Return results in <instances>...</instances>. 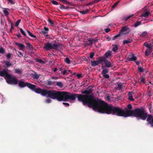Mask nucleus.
<instances>
[{"label":"nucleus","instance_id":"f257e3e1","mask_svg":"<svg viewBox=\"0 0 153 153\" xmlns=\"http://www.w3.org/2000/svg\"><path fill=\"white\" fill-rule=\"evenodd\" d=\"M83 95L78 94L64 91H58L55 90L54 99H56L59 101L66 102L68 100L74 101L77 98L79 102H82L84 105L86 104L89 108H92L93 110H97L101 113L110 114L114 113L117 110V108L114 107L111 104H108L104 101L99 99H96L87 89L83 91Z\"/></svg>","mask_w":153,"mask_h":153},{"label":"nucleus","instance_id":"f03ea898","mask_svg":"<svg viewBox=\"0 0 153 153\" xmlns=\"http://www.w3.org/2000/svg\"><path fill=\"white\" fill-rule=\"evenodd\" d=\"M119 114L120 116H123L125 117H129L133 116L136 117L138 120L141 119L145 120L148 122V124L150 125L151 127H153V116L151 114H148L145 108L143 107L137 108L133 110H127L126 112L121 111Z\"/></svg>","mask_w":153,"mask_h":153},{"label":"nucleus","instance_id":"7ed1b4c3","mask_svg":"<svg viewBox=\"0 0 153 153\" xmlns=\"http://www.w3.org/2000/svg\"><path fill=\"white\" fill-rule=\"evenodd\" d=\"M18 85L21 88H24L27 86L36 93L41 94L43 96H45L48 95V97L52 99H54L55 90L48 91L40 88H36V85L27 82H25L22 81H19Z\"/></svg>","mask_w":153,"mask_h":153},{"label":"nucleus","instance_id":"20e7f679","mask_svg":"<svg viewBox=\"0 0 153 153\" xmlns=\"http://www.w3.org/2000/svg\"><path fill=\"white\" fill-rule=\"evenodd\" d=\"M8 70L7 69H4L3 71H0V76L3 77L5 76L4 79L6 82L9 84L17 85L18 81L16 78L12 77L11 74L8 72Z\"/></svg>","mask_w":153,"mask_h":153},{"label":"nucleus","instance_id":"39448f33","mask_svg":"<svg viewBox=\"0 0 153 153\" xmlns=\"http://www.w3.org/2000/svg\"><path fill=\"white\" fill-rule=\"evenodd\" d=\"M60 43H54L52 44L49 42H47L46 43L44 46V48L46 51L50 50L52 49L55 50H57L59 48H60L62 46Z\"/></svg>","mask_w":153,"mask_h":153},{"label":"nucleus","instance_id":"423d86ee","mask_svg":"<svg viewBox=\"0 0 153 153\" xmlns=\"http://www.w3.org/2000/svg\"><path fill=\"white\" fill-rule=\"evenodd\" d=\"M114 107H116L117 108V111H116L114 113H111L110 114H112V115H116L117 116H119V117H125L123 116H120V114L122 113V111H123L124 112H126V110H131V109H132V107L131 105V104H129L127 105V108H125V110H124L123 109L121 108H120L119 107H116V106H114L112 105Z\"/></svg>","mask_w":153,"mask_h":153},{"label":"nucleus","instance_id":"0eeeda50","mask_svg":"<svg viewBox=\"0 0 153 153\" xmlns=\"http://www.w3.org/2000/svg\"><path fill=\"white\" fill-rule=\"evenodd\" d=\"M102 57H99L97 58V59L94 61H92L91 62V65L93 67H95L99 64L102 62Z\"/></svg>","mask_w":153,"mask_h":153},{"label":"nucleus","instance_id":"6e6552de","mask_svg":"<svg viewBox=\"0 0 153 153\" xmlns=\"http://www.w3.org/2000/svg\"><path fill=\"white\" fill-rule=\"evenodd\" d=\"M102 59L103 60L102 62H104L105 66L106 68H108L111 67L113 66V63L111 62L107 59H105V58L102 57Z\"/></svg>","mask_w":153,"mask_h":153},{"label":"nucleus","instance_id":"1a4fd4ad","mask_svg":"<svg viewBox=\"0 0 153 153\" xmlns=\"http://www.w3.org/2000/svg\"><path fill=\"white\" fill-rule=\"evenodd\" d=\"M127 59L129 61H135L137 59V57L133 53L130 54L128 56Z\"/></svg>","mask_w":153,"mask_h":153},{"label":"nucleus","instance_id":"9d476101","mask_svg":"<svg viewBox=\"0 0 153 153\" xmlns=\"http://www.w3.org/2000/svg\"><path fill=\"white\" fill-rule=\"evenodd\" d=\"M112 52L111 51H108L104 54V56L103 57L105 58V59H107L109 58H111L112 57Z\"/></svg>","mask_w":153,"mask_h":153},{"label":"nucleus","instance_id":"9b49d317","mask_svg":"<svg viewBox=\"0 0 153 153\" xmlns=\"http://www.w3.org/2000/svg\"><path fill=\"white\" fill-rule=\"evenodd\" d=\"M131 31V30L129 27H128L127 26H125L122 27L120 30V31L119 32L120 33H121L127 31V33H130Z\"/></svg>","mask_w":153,"mask_h":153},{"label":"nucleus","instance_id":"f8f14e48","mask_svg":"<svg viewBox=\"0 0 153 153\" xmlns=\"http://www.w3.org/2000/svg\"><path fill=\"white\" fill-rule=\"evenodd\" d=\"M15 44L19 47L20 50H23L25 49V46L23 44L16 42Z\"/></svg>","mask_w":153,"mask_h":153},{"label":"nucleus","instance_id":"ddd939ff","mask_svg":"<svg viewBox=\"0 0 153 153\" xmlns=\"http://www.w3.org/2000/svg\"><path fill=\"white\" fill-rule=\"evenodd\" d=\"M49 29L48 28L44 27V29L43 30H41V33L43 34H48L49 31Z\"/></svg>","mask_w":153,"mask_h":153},{"label":"nucleus","instance_id":"4468645a","mask_svg":"<svg viewBox=\"0 0 153 153\" xmlns=\"http://www.w3.org/2000/svg\"><path fill=\"white\" fill-rule=\"evenodd\" d=\"M46 84L48 85H53L55 84V82L54 81H52L51 79H49L47 81Z\"/></svg>","mask_w":153,"mask_h":153},{"label":"nucleus","instance_id":"2eb2a0df","mask_svg":"<svg viewBox=\"0 0 153 153\" xmlns=\"http://www.w3.org/2000/svg\"><path fill=\"white\" fill-rule=\"evenodd\" d=\"M132 41V39L127 38L126 39L124 40L123 41V45H125V44H128L129 43H131Z\"/></svg>","mask_w":153,"mask_h":153},{"label":"nucleus","instance_id":"dca6fc26","mask_svg":"<svg viewBox=\"0 0 153 153\" xmlns=\"http://www.w3.org/2000/svg\"><path fill=\"white\" fill-rule=\"evenodd\" d=\"M139 82L141 83L145 84L146 82V78L144 76H142L140 77V80Z\"/></svg>","mask_w":153,"mask_h":153},{"label":"nucleus","instance_id":"f3484780","mask_svg":"<svg viewBox=\"0 0 153 153\" xmlns=\"http://www.w3.org/2000/svg\"><path fill=\"white\" fill-rule=\"evenodd\" d=\"M27 46L26 48L30 50H33V47L32 45L29 43V42H28L26 43Z\"/></svg>","mask_w":153,"mask_h":153},{"label":"nucleus","instance_id":"a211bd4d","mask_svg":"<svg viewBox=\"0 0 153 153\" xmlns=\"http://www.w3.org/2000/svg\"><path fill=\"white\" fill-rule=\"evenodd\" d=\"M31 77L35 79H38L39 78V75H38L36 73L32 74Z\"/></svg>","mask_w":153,"mask_h":153},{"label":"nucleus","instance_id":"6ab92c4d","mask_svg":"<svg viewBox=\"0 0 153 153\" xmlns=\"http://www.w3.org/2000/svg\"><path fill=\"white\" fill-rule=\"evenodd\" d=\"M113 47L112 49V51L113 52H116L118 49L117 45V44L112 45Z\"/></svg>","mask_w":153,"mask_h":153},{"label":"nucleus","instance_id":"aec40b11","mask_svg":"<svg viewBox=\"0 0 153 153\" xmlns=\"http://www.w3.org/2000/svg\"><path fill=\"white\" fill-rule=\"evenodd\" d=\"M4 62L5 63V65L7 68L12 66V64L10 63V61H4Z\"/></svg>","mask_w":153,"mask_h":153},{"label":"nucleus","instance_id":"412c9836","mask_svg":"<svg viewBox=\"0 0 153 153\" xmlns=\"http://www.w3.org/2000/svg\"><path fill=\"white\" fill-rule=\"evenodd\" d=\"M109 71V70L108 69L106 68H104L101 72L102 74H107L108 73Z\"/></svg>","mask_w":153,"mask_h":153},{"label":"nucleus","instance_id":"4be33fe9","mask_svg":"<svg viewBox=\"0 0 153 153\" xmlns=\"http://www.w3.org/2000/svg\"><path fill=\"white\" fill-rule=\"evenodd\" d=\"M89 10L87 9L85 10L80 11H79V12L82 14L85 15L87 14V13L89 12Z\"/></svg>","mask_w":153,"mask_h":153},{"label":"nucleus","instance_id":"5701e85b","mask_svg":"<svg viewBox=\"0 0 153 153\" xmlns=\"http://www.w3.org/2000/svg\"><path fill=\"white\" fill-rule=\"evenodd\" d=\"M149 13L150 12H146L144 13H142V16L146 18H148L149 17Z\"/></svg>","mask_w":153,"mask_h":153},{"label":"nucleus","instance_id":"b1692460","mask_svg":"<svg viewBox=\"0 0 153 153\" xmlns=\"http://www.w3.org/2000/svg\"><path fill=\"white\" fill-rule=\"evenodd\" d=\"M152 51L150 49H146L145 52V55L146 56H148L151 53Z\"/></svg>","mask_w":153,"mask_h":153},{"label":"nucleus","instance_id":"393cba45","mask_svg":"<svg viewBox=\"0 0 153 153\" xmlns=\"http://www.w3.org/2000/svg\"><path fill=\"white\" fill-rule=\"evenodd\" d=\"M56 85L58 87H60V88H62L63 87V83L60 82H58L56 83Z\"/></svg>","mask_w":153,"mask_h":153},{"label":"nucleus","instance_id":"a878e982","mask_svg":"<svg viewBox=\"0 0 153 153\" xmlns=\"http://www.w3.org/2000/svg\"><path fill=\"white\" fill-rule=\"evenodd\" d=\"M121 36V34L119 32V33L117 35H116L114 36L112 38V39L113 40H114L115 39H117L119 37H120V36Z\"/></svg>","mask_w":153,"mask_h":153},{"label":"nucleus","instance_id":"bb28decb","mask_svg":"<svg viewBox=\"0 0 153 153\" xmlns=\"http://www.w3.org/2000/svg\"><path fill=\"white\" fill-rule=\"evenodd\" d=\"M27 32L29 34V35L31 37L36 38V36L35 35H33L29 31L27 30Z\"/></svg>","mask_w":153,"mask_h":153},{"label":"nucleus","instance_id":"cd10ccee","mask_svg":"<svg viewBox=\"0 0 153 153\" xmlns=\"http://www.w3.org/2000/svg\"><path fill=\"white\" fill-rule=\"evenodd\" d=\"M3 13L6 16L8 15L9 14V13L8 11L7 10V9L6 8H4V9L3 10Z\"/></svg>","mask_w":153,"mask_h":153},{"label":"nucleus","instance_id":"c85d7f7f","mask_svg":"<svg viewBox=\"0 0 153 153\" xmlns=\"http://www.w3.org/2000/svg\"><path fill=\"white\" fill-rule=\"evenodd\" d=\"M15 72L16 73L18 74H21L22 73L21 70L19 69H16L15 70Z\"/></svg>","mask_w":153,"mask_h":153},{"label":"nucleus","instance_id":"c756f323","mask_svg":"<svg viewBox=\"0 0 153 153\" xmlns=\"http://www.w3.org/2000/svg\"><path fill=\"white\" fill-rule=\"evenodd\" d=\"M123 88V85L122 84H117V88L119 90H122Z\"/></svg>","mask_w":153,"mask_h":153},{"label":"nucleus","instance_id":"7c9ffc66","mask_svg":"<svg viewBox=\"0 0 153 153\" xmlns=\"http://www.w3.org/2000/svg\"><path fill=\"white\" fill-rule=\"evenodd\" d=\"M88 91L91 93L93 91L92 87L91 86H89L87 88Z\"/></svg>","mask_w":153,"mask_h":153},{"label":"nucleus","instance_id":"2f4dec72","mask_svg":"<svg viewBox=\"0 0 153 153\" xmlns=\"http://www.w3.org/2000/svg\"><path fill=\"white\" fill-rule=\"evenodd\" d=\"M64 61L68 64H70L71 62L70 60L68 57H66L64 59Z\"/></svg>","mask_w":153,"mask_h":153},{"label":"nucleus","instance_id":"473e14b6","mask_svg":"<svg viewBox=\"0 0 153 153\" xmlns=\"http://www.w3.org/2000/svg\"><path fill=\"white\" fill-rule=\"evenodd\" d=\"M141 24V22H140L139 21L137 22H135L134 24V27H136L140 25Z\"/></svg>","mask_w":153,"mask_h":153},{"label":"nucleus","instance_id":"72a5a7b5","mask_svg":"<svg viewBox=\"0 0 153 153\" xmlns=\"http://www.w3.org/2000/svg\"><path fill=\"white\" fill-rule=\"evenodd\" d=\"M20 30L21 33L24 36H25L27 38L28 37L26 36V34L25 32L21 28L20 29Z\"/></svg>","mask_w":153,"mask_h":153},{"label":"nucleus","instance_id":"f704fd0d","mask_svg":"<svg viewBox=\"0 0 153 153\" xmlns=\"http://www.w3.org/2000/svg\"><path fill=\"white\" fill-rule=\"evenodd\" d=\"M60 1L62 2L63 4H71V3L68 2L66 0H59Z\"/></svg>","mask_w":153,"mask_h":153},{"label":"nucleus","instance_id":"c9c22d12","mask_svg":"<svg viewBox=\"0 0 153 153\" xmlns=\"http://www.w3.org/2000/svg\"><path fill=\"white\" fill-rule=\"evenodd\" d=\"M48 21L49 23L51 26H53L54 25L53 22L50 19H48Z\"/></svg>","mask_w":153,"mask_h":153},{"label":"nucleus","instance_id":"e433bc0d","mask_svg":"<svg viewBox=\"0 0 153 153\" xmlns=\"http://www.w3.org/2000/svg\"><path fill=\"white\" fill-rule=\"evenodd\" d=\"M138 71L139 72H143V71L144 69L143 68L138 66Z\"/></svg>","mask_w":153,"mask_h":153},{"label":"nucleus","instance_id":"4c0bfd02","mask_svg":"<svg viewBox=\"0 0 153 153\" xmlns=\"http://www.w3.org/2000/svg\"><path fill=\"white\" fill-rule=\"evenodd\" d=\"M36 61L41 64H45V63L44 61L40 59H37L36 60Z\"/></svg>","mask_w":153,"mask_h":153},{"label":"nucleus","instance_id":"58836bf2","mask_svg":"<svg viewBox=\"0 0 153 153\" xmlns=\"http://www.w3.org/2000/svg\"><path fill=\"white\" fill-rule=\"evenodd\" d=\"M103 76L105 79H108L109 78V75L108 74H102Z\"/></svg>","mask_w":153,"mask_h":153},{"label":"nucleus","instance_id":"ea45409f","mask_svg":"<svg viewBox=\"0 0 153 153\" xmlns=\"http://www.w3.org/2000/svg\"><path fill=\"white\" fill-rule=\"evenodd\" d=\"M120 2V1H116L115 2L114 4L112 6L111 8L114 9L117 5L118 3Z\"/></svg>","mask_w":153,"mask_h":153},{"label":"nucleus","instance_id":"a19ab883","mask_svg":"<svg viewBox=\"0 0 153 153\" xmlns=\"http://www.w3.org/2000/svg\"><path fill=\"white\" fill-rule=\"evenodd\" d=\"M21 20L20 19H19L16 21L15 23V26L16 27H17L19 25V23L21 22Z\"/></svg>","mask_w":153,"mask_h":153},{"label":"nucleus","instance_id":"79ce46f5","mask_svg":"<svg viewBox=\"0 0 153 153\" xmlns=\"http://www.w3.org/2000/svg\"><path fill=\"white\" fill-rule=\"evenodd\" d=\"M94 55V52H91L90 53V57L91 59H93Z\"/></svg>","mask_w":153,"mask_h":153},{"label":"nucleus","instance_id":"37998d69","mask_svg":"<svg viewBox=\"0 0 153 153\" xmlns=\"http://www.w3.org/2000/svg\"><path fill=\"white\" fill-rule=\"evenodd\" d=\"M46 102L47 103H50L51 102V100L50 98H47L45 99Z\"/></svg>","mask_w":153,"mask_h":153},{"label":"nucleus","instance_id":"c03bdc74","mask_svg":"<svg viewBox=\"0 0 153 153\" xmlns=\"http://www.w3.org/2000/svg\"><path fill=\"white\" fill-rule=\"evenodd\" d=\"M11 28L10 29V32L12 33V30H13L14 29V28H13V24L12 23L11 24Z\"/></svg>","mask_w":153,"mask_h":153},{"label":"nucleus","instance_id":"a18cd8bd","mask_svg":"<svg viewBox=\"0 0 153 153\" xmlns=\"http://www.w3.org/2000/svg\"><path fill=\"white\" fill-rule=\"evenodd\" d=\"M88 42H90L89 44V45H92L93 42H92V39H91L89 38L88 39Z\"/></svg>","mask_w":153,"mask_h":153},{"label":"nucleus","instance_id":"49530a36","mask_svg":"<svg viewBox=\"0 0 153 153\" xmlns=\"http://www.w3.org/2000/svg\"><path fill=\"white\" fill-rule=\"evenodd\" d=\"M5 51L3 49L2 47L0 48V53H1L2 54H3L4 53Z\"/></svg>","mask_w":153,"mask_h":153},{"label":"nucleus","instance_id":"de8ad7c7","mask_svg":"<svg viewBox=\"0 0 153 153\" xmlns=\"http://www.w3.org/2000/svg\"><path fill=\"white\" fill-rule=\"evenodd\" d=\"M147 34V32L146 31H144L142 33L141 36L142 37H145L146 36Z\"/></svg>","mask_w":153,"mask_h":153},{"label":"nucleus","instance_id":"09e8293b","mask_svg":"<svg viewBox=\"0 0 153 153\" xmlns=\"http://www.w3.org/2000/svg\"><path fill=\"white\" fill-rule=\"evenodd\" d=\"M12 54L10 53H9L7 54V59H9L10 58H11V56L12 55Z\"/></svg>","mask_w":153,"mask_h":153},{"label":"nucleus","instance_id":"8fccbe9b","mask_svg":"<svg viewBox=\"0 0 153 153\" xmlns=\"http://www.w3.org/2000/svg\"><path fill=\"white\" fill-rule=\"evenodd\" d=\"M52 4L54 5H58L59 4L56 1L53 0L52 1Z\"/></svg>","mask_w":153,"mask_h":153},{"label":"nucleus","instance_id":"3c124183","mask_svg":"<svg viewBox=\"0 0 153 153\" xmlns=\"http://www.w3.org/2000/svg\"><path fill=\"white\" fill-rule=\"evenodd\" d=\"M134 15L133 14L131 15L128 16L127 18H126L124 20L126 21L128 19H129L131 17L133 16Z\"/></svg>","mask_w":153,"mask_h":153},{"label":"nucleus","instance_id":"603ef678","mask_svg":"<svg viewBox=\"0 0 153 153\" xmlns=\"http://www.w3.org/2000/svg\"><path fill=\"white\" fill-rule=\"evenodd\" d=\"M92 39V42H93V43L94 44L95 43H96L98 42V39Z\"/></svg>","mask_w":153,"mask_h":153},{"label":"nucleus","instance_id":"864d4df0","mask_svg":"<svg viewBox=\"0 0 153 153\" xmlns=\"http://www.w3.org/2000/svg\"><path fill=\"white\" fill-rule=\"evenodd\" d=\"M133 92L132 91H131V92H129L128 94V97L133 96Z\"/></svg>","mask_w":153,"mask_h":153},{"label":"nucleus","instance_id":"5fc2aeb1","mask_svg":"<svg viewBox=\"0 0 153 153\" xmlns=\"http://www.w3.org/2000/svg\"><path fill=\"white\" fill-rule=\"evenodd\" d=\"M144 45L147 48L149 47V44H148L147 42H145L144 43Z\"/></svg>","mask_w":153,"mask_h":153},{"label":"nucleus","instance_id":"6e6d98bb","mask_svg":"<svg viewBox=\"0 0 153 153\" xmlns=\"http://www.w3.org/2000/svg\"><path fill=\"white\" fill-rule=\"evenodd\" d=\"M62 73L63 74V75H64L66 74H68V73H67V71L66 70H64L63 71H62Z\"/></svg>","mask_w":153,"mask_h":153},{"label":"nucleus","instance_id":"4d7b16f0","mask_svg":"<svg viewBox=\"0 0 153 153\" xmlns=\"http://www.w3.org/2000/svg\"><path fill=\"white\" fill-rule=\"evenodd\" d=\"M128 99L132 101H133L134 100V99H133V96L128 97Z\"/></svg>","mask_w":153,"mask_h":153},{"label":"nucleus","instance_id":"13d9d810","mask_svg":"<svg viewBox=\"0 0 153 153\" xmlns=\"http://www.w3.org/2000/svg\"><path fill=\"white\" fill-rule=\"evenodd\" d=\"M9 2L11 3L12 4H13L15 3V2L13 1V0H7Z\"/></svg>","mask_w":153,"mask_h":153},{"label":"nucleus","instance_id":"bf43d9fd","mask_svg":"<svg viewBox=\"0 0 153 153\" xmlns=\"http://www.w3.org/2000/svg\"><path fill=\"white\" fill-rule=\"evenodd\" d=\"M63 104L64 105H66L68 106H69V104L68 103H66V102H63Z\"/></svg>","mask_w":153,"mask_h":153},{"label":"nucleus","instance_id":"052dcab7","mask_svg":"<svg viewBox=\"0 0 153 153\" xmlns=\"http://www.w3.org/2000/svg\"><path fill=\"white\" fill-rule=\"evenodd\" d=\"M110 30V29L108 28L105 29V32L106 33L108 32Z\"/></svg>","mask_w":153,"mask_h":153},{"label":"nucleus","instance_id":"680f3d73","mask_svg":"<svg viewBox=\"0 0 153 153\" xmlns=\"http://www.w3.org/2000/svg\"><path fill=\"white\" fill-rule=\"evenodd\" d=\"M76 76L77 77L79 78H80L82 76V75L80 74H77Z\"/></svg>","mask_w":153,"mask_h":153},{"label":"nucleus","instance_id":"e2e57ef3","mask_svg":"<svg viewBox=\"0 0 153 153\" xmlns=\"http://www.w3.org/2000/svg\"><path fill=\"white\" fill-rule=\"evenodd\" d=\"M16 35L18 37H21L22 36L21 34L19 33H18V34H16Z\"/></svg>","mask_w":153,"mask_h":153},{"label":"nucleus","instance_id":"0e129e2a","mask_svg":"<svg viewBox=\"0 0 153 153\" xmlns=\"http://www.w3.org/2000/svg\"><path fill=\"white\" fill-rule=\"evenodd\" d=\"M65 6H64L63 5H62L61 6V7H60V8L61 9H65Z\"/></svg>","mask_w":153,"mask_h":153},{"label":"nucleus","instance_id":"69168bd1","mask_svg":"<svg viewBox=\"0 0 153 153\" xmlns=\"http://www.w3.org/2000/svg\"><path fill=\"white\" fill-rule=\"evenodd\" d=\"M51 78L52 79H57V78L56 77H54L53 76H52L51 77Z\"/></svg>","mask_w":153,"mask_h":153},{"label":"nucleus","instance_id":"338daca9","mask_svg":"<svg viewBox=\"0 0 153 153\" xmlns=\"http://www.w3.org/2000/svg\"><path fill=\"white\" fill-rule=\"evenodd\" d=\"M106 39L108 41H109L111 40L109 36H108L106 37Z\"/></svg>","mask_w":153,"mask_h":153},{"label":"nucleus","instance_id":"774afa93","mask_svg":"<svg viewBox=\"0 0 153 153\" xmlns=\"http://www.w3.org/2000/svg\"><path fill=\"white\" fill-rule=\"evenodd\" d=\"M58 70V69L57 68H54V69L53 70V71L54 72H56Z\"/></svg>","mask_w":153,"mask_h":153}]
</instances>
